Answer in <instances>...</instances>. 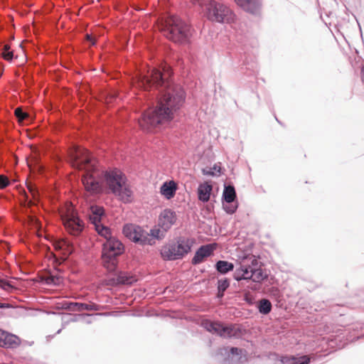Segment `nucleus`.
<instances>
[{
	"mask_svg": "<svg viewBox=\"0 0 364 364\" xmlns=\"http://www.w3.org/2000/svg\"><path fill=\"white\" fill-rule=\"evenodd\" d=\"M144 83L159 91L156 106L143 112L139 122L143 130L151 132L171 124L183 107L186 93L182 87L160 71H154L151 77H146Z\"/></svg>",
	"mask_w": 364,
	"mask_h": 364,
	"instance_id": "nucleus-1",
	"label": "nucleus"
},
{
	"mask_svg": "<svg viewBox=\"0 0 364 364\" xmlns=\"http://www.w3.org/2000/svg\"><path fill=\"white\" fill-rule=\"evenodd\" d=\"M127 182L125 173L117 167L102 170L99 179L88 171H85L82 176L85 190L90 196L112 193L124 203H130L133 194Z\"/></svg>",
	"mask_w": 364,
	"mask_h": 364,
	"instance_id": "nucleus-2",
	"label": "nucleus"
},
{
	"mask_svg": "<svg viewBox=\"0 0 364 364\" xmlns=\"http://www.w3.org/2000/svg\"><path fill=\"white\" fill-rule=\"evenodd\" d=\"M102 259L107 270L113 274L109 279L112 285L132 284L136 279L129 274L118 271L119 257L124 254L125 247L122 241L117 237L109 238L108 240H101Z\"/></svg>",
	"mask_w": 364,
	"mask_h": 364,
	"instance_id": "nucleus-3",
	"label": "nucleus"
},
{
	"mask_svg": "<svg viewBox=\"0 0 364 364\" xmlns=\"http://www.w3.org/2000/svg\"><path fill=\"white\" fill-rule=\"evenodd\" d=\"M158 26L163 36L173 43L178 45L191 43L193 29L179 16L168 14L159 20Z\"/></svg>",
	"mask_w": 364,
	"mask_h": 364,
	"instance_id": "nucleus-4",
	"label": "nucleus"
},
{
	"mask_svg": "<svg viewBox=\"0 0 364 364\" xmlns=\"http://www.w3.org/2000/svg\"><path fill=\"white\" fill-rule=\"evenodd\" d=\"M208 20L220 23H229L234 20L235 14L225 4L210 0L205 6Z\"/></svg>",
	"mask_w": 364,
	"mask_h": 364,
	"instance_id": "nucleus-5",
	"label": "nucleus"
},
{
	"mask_svg": "<svg viewBox=\"0 0 364 364\" xmlns=\"http://www.w3.org/2000/svg\"><path fill=\"white\" fill-rule=\"evenodd\" d=\"M201 326L207 331L219 336L224 338H240L242 336V330L234 324L224 325L219 321H213L210 319H203Z\"/></svg>",
	"mask_w": 364,
	"mask_h": 364,
	"instance_id": "nucleus-6",
	"label": "nucleus"
},
{
	"mask_svg": "<svg viewBox=\"0 0 364 364\" xmlns=\"http://www.w3.org/2000/svg\"><path fill=\"white\" fill-rule=\"evenodd\" d=\"M123 234L133 242L140 245H154L153 238H149V234L139 225L126 224L123 227Z\"/></svg>",
	"mask_w": 364,
	"mask_h": 364,
	"instance_id": "nucleus-7",
	"label": "nucleus"
},
{
	"mask_svg": "<svg viewBox=\"0 0 364 364\" xmlns=\"http://www.w3.org/2000/svg\"><path fill=\"white\" fill-rule=\"evenodd\" d=\"M63 223L68 233L74 237L80 236L86 228L85 222L75 210L66 213Z\"/></svg>",
	"mask_w": 364,
	"mask_h": 364,
	"instance_id": "nucleus-8",
	"label": "nucleus"
},
{
	"mask_svg": "<svg viewBox=\"0 0 364 364\" xmlns=\"http://www.w3.org/2000/svg\"><path fill=\"white\" fill-rule=\"evenodd\" d=\"M237 195L232 184H225L222 195L223 208L228 214H233L237 209Z\"/></svg>",
	"mask_w": 364,
	"mask_h": 364,
	"instance_id": "nucleus-9",
	"label": "nucleus"
},
{
	"mask_svg": "<svg viewBox=\"0 0 364 364\" xmlns=\"http://www.w3.org/2000/svg\"><path fill=\"white\" fill-rule=\"evenodd\" d=\"M216 246L217 245L215 243H209L200 246L191 259V264L193 265H197L203 262L208 257L213 255Z\"/></svg>",
	"mask_w": 364,
	"mask_h": 364,
	"instance_id": "nucleus-10",
	"label": "nucleus"
},
{
	"mask_svg": "<svg viewBox=\"0 0 364 364\" xmlns=\"http://www.w3.org/2000/svg\"><path fill=\"white\" fill-rule=\"evenodd\" d=\"M176 220L177 215L176 212L172 209L166 208L159 216V225L166 232L171 228Z\"/></svg>",
	"mask_w": 364,
	"mask_h": 364,
	"instance_id": "nucleus-11",
	"label": "nucleus"
},
{
	"mask_svg": "<svg viewBox=\"0 0 364 364\" xmlns=\"http://www.w3.org/2000/svg\"><path fill=\"white\" fill-rule=\"evenodd\" d=\"M245 11L253 15L259 14L262 8L261 0H234Z\"/></svg>",
	"mask_w": 364,
	"mask_h": 364,
	"instance_id": "nucleus-12",
	"label": "nucleus"
},
{
	"mask_svg": "<svg viewBox=\"0 0 364 364\" xmlns=\"http://www.w3.org/2000/svg\"><path fill=\"white\" fill-rule=\"evenodd\" d=\"M175 245L177 255H177L178 259H181L191 252L193 242L188 238L178 237L175 241Z\"/></svg>",
	"mask_w": 364,
	"mask_h": 364,
	"instance_id": "nucleus-13",
	"label": "nucleus"
},
{
	"mask_svg": "<svg viewBox=\"0 0 364 364\" xmlns=\"http://www.w3.org/2000/svg\"><path fill=\"white\" fill-rule=\"evenodd\" d=\"M63 308L70 311H97L98 305L94 303L86 304L72 301H65Z\"/></svg>",
	"mask_w": 364,
	"mask_h": 364,
	"instance_id": "nucleus-14",
	"label": "nucleus"
},
{
	"mask_svg": "<svg viewBox=\"0 0 364 364\" xmlns=\"http://www.w3.org/2000/svg\"><path fill=\"white\" fill-rule=\"evenodd\" d=\"M105 210L102 206L92 205L90 207L88 220L93 225L102 223V218L105 216Z\"/></svg>",
	"mask_w": 364,
	"mask_h": 364,
	"instance_id": "nucleus-15",
	"label": "nucleus"
},
{
	"mask_svg": "<svg viewBox=\"0 0 364 364\" xmlns=\"http://www.w3.org/2000/svg\"><path fill=\"white\" fill-rule=\"evenodd\" d=\"M177 254L174 240L163 245L160 251L161 257L166 261L178 260Z\"/></svg>",
	"mask_w": 364,
	"mask_h": 364,
	"instance_id": "nucleus-16",
	"label": "nucleus"
},
{
	"mask_svg": "<svg viewBox=\"0 0 364 364\" xmlns=\"http://www.w3.org/2000/svg\"><path fill=\"white\" fill-rule=\"evenodd\" d=\"M178 189L177 183L171 180L164 182L160 187V193L166 199L173 198Z\"/></svg>",
	"mask_w": 364,
	"mask_h": 364,
	"instance_id": "nucleus-17",
	"label": "nucleus"
},
{
	"mask_svg": "<svg viewBox=\"0 0 364 364\" xmlns=\"http://www.w3.org/2000/svg\"><path fill=\"white\" fill-rule=\"evenodd\" d=\"M311 357L306 355H284L281 358L282 364H309Z\"/></svg>",
	"mask_w": 364,
	"mask_h": 364,
	"instance_id": "nucleus-18",
	"label": "nucleus"
},
{
	"mask_svg": "<svg viewBox=\"0 0 364 364\" xmlns=\"http://www.w3.org/2000/svg\"><path fill=\"white\" fill-rule=\"evenodd\" d=\"M243 350L237 347H223L219 349V353L222 355H226L225 359L230 360H240Z\"/></svg>",
	"mask_w": 364,
	"mask_h": 364,
	"instance_id": "nucleus-19",
	"label": "nucleus"
},
{
	"mask_svg": "<svg viewBox=\"0 0 364 364\" xmlns=\"http://www.w3.org/2000/svg\"><path fill=\"white\" fill-rule=\"evenodd\" d=\"M212 191L213 187L208 182L200 183L198 186L197 191L198 199L203 203L208 202Z\"/></svg>",
	"mask_w": 364,
	"mask_h": 364,
	"instance_id": "nucleus-20",
	"label": "nucleus"
},
{
	"mask_svg": "<svg viewBox=\"0 0 364 364\" xmlns=\"http://www.w3.org/2000/svg\"><path fill=\"white\" fill-rule=\"evenodd\" d=\"M214 268L219 275H226L233 272L235 264L227 260L219 259L215 263Z\"/></svg>",
	"mask_w": 364,
	"mask_h": 364,
	"instance_id": "nucleus-21",
	"label": "nucleus"
},
{
	"mask_svg": "<svg viewBox=\"0 0 364 364\" xmlns=\"http://www.w3.org/2000/svg\"><path fill=\"white\" fill-rule=\"evenodd\" d=\"M230 287V279L228 277H223L218 279L216 283L217 293L215 295V298L220 300L224 296L225 291Z\"/></svg>",
	"mask_w": 364,
	"mask_h": 364,
	"instance_id": "nucleus-22",
	"label": "nucleus"
},
{
	"mask_svg": "<svg viewBox=\"0 0 364 364\" xmlns=\"http://www.w3.org/2000/svg\"><path fill=\"white\" fill-rule=\"evenodd\" d=\"M2 338L3 341L0 344L1 347L14 348L19 345V338L14 334L8 333L7 331H4V336Z\"/></svg>",
	"mask_w": 364,
	"mask_h": 364,
	"instance_id": "nucleus-23",
	"label": "nucleus"
},
{
	"mask_svg": "<svg viewBox=\"0 0 364 364\" xmlns=\"http://www.w3.org/2000/svg\"><path fill=\"white\" fill-rule=\"evenodd\" d=\"M240 72L247 76L256 75L257 73V64L256 61L251 60V61L249 62L246 58L242 66L240 69Z\"/></svg>",
	"mask_w": 364,
	"mask_h": 364,
	"instance_id": "nucleus-24",
	"label": "nucleus"
},
{
	"mask_svg": "<svg viewBox=\"0 0 364 364\" xmlns=\"http://www.w3.org/2000/svg\"><path fill=\"white\" fill-rule=\"evenodd\" d=\"M250 279H252L255 282H261L266 279L268 277L267 273L262 268L261 266L259 267L249 268Z\"/></svg>",
	"mask_w": 364,
	"mask_h": 364,
	"instance_id": "nucleus-25",
	"label": "nucleus"
},
{
	"mask_svg": "<svg viewBox=\"0 0 364 364\" xmlns=\"http://www.w3.org/2000/svg\"><path fill=\"white\" fill-rule=\"evenodd\" d=\"M94 228L97 235L103 238L102 240H108L109 238L114 237L112 235V230L111 228L102 223L95 225H94Z\"/></svg>",
	"mask_w": 364,
	"mask_h": 364,
	"instance_id": "nucleus-26",
	"label": "nucleus"
},
{
	"mask_svg": "<svg viewBox=\"0 0 364 364\" xmlns=\"http://www.w3.org/2000/svg\"><path fill=\"white\" fill-rule=\"evenodd\" d=\"M14 114L20 123H30L33 120L31 114L21 107H17L14 111Z\"/></svg>",
	"mask_w": 364,
	"mask_h": 364,
	"instance_id": "nucleus-27",
	"label": "nucleus"
},
{
	"mask_svg": "<svg viewBox=\"0 0 364 364\" xmlns=\"http://www.w3.org/2000/svg\"><path fill=\"white\" fill-rule=\"evenodd\" d=\"M256 306L258 311L263 315L269 314L272 309V303L267 299H262L259 300L257 303Z\"/></svg>",
	"mask_w": 364,
	"mask_h": 364,
	"instance_id": "nucleus-28",
	"label": "nucleus"
},
{
	"mask_svg": "<svg viewBox=\"0 0 364 364\" xmlns=\"http://www.w3.org/2000/svg\"><path fill=\"white\" fill-rule=\"evenodd\" d=\"M249 275V267L242 265L235 271L233 274V278L236 281L240 282L241 280L250 279Z\"/></svg>",
	"mask_w": 364,
	"mask_h": 364,
	"instance_id": "nucleus-29",
	"label": "nucleus"
},
{
	"mask_svg": "<svg viewBox=\"0 0 364 364\" xmlns=\"http://www.w3.org/2000/svg\"><path fill=\"white\" fill-rule=\"evenodd\" d=\"M149 238H153L154 242H156V240H161L164 235L161 232L159 229L153 228L150 230Z\"/></svg>",
	"mask_w": 364,
	"mask_h": 364,
	"instance_id": "nucleus-30",
	"label": "nucleus"
},
{
	"mask_svg": "<svg viewBox=\"0 0 364 364\" xmlns=\"http://www.w3.org/2000/svg\"><path fill=\"white\" fill-rule=\"evenodd\" d=\"M216 172L220 173V167L218 166L216 164L212 168L203 169V173L206 176H216Z\"/></svg>",
	"mask_w": 364,
	"mask_h": 364,
	"instance_id": "nucleus-31",
	"label": "nucleus"
},
{
	"mask_svg": "<svg viewBox=\"0 0 364 364\" xmlns=\"http://www.w3.org/2000/svg\"><path fill=\"white\" fill-rule=\"evenodd\" d=\"M11 184L10 180L4 175H0V189H4Z\"/></svg>",
	"mask_w": 364,
	"mask_h": 364,
	"instance_id": "nucleus-32",
	"label": "nucleus"
},
{
	"mask_svg": "<svg viewBox=\"0 0 364 364\" xmlns=\"http://www.w3.org/2000/svg\"><path fill=\"white\" fill-rule=\"evenodd\" d=\"M48 284H53L55 286H58L61 282V277L59 276H50L48 279Z\"/></svg>",
	"mask_w": 364,
	"mask_h": 364,
	"instance_id": "nucleus-33",
	"label": "nucleus"
},
{
	"mask_svg": "<svg viewBox=\"0 0 364 364\" xmlns=\"http://www.w3.org/2000/svg\"><path fill=\"white\" fill-rule=\"evenodd\" d=\"M1 55L4 60L9 61V62H11L14 58V53L11 50H7V51L6 50L5 52H2L1 53Z\"/></svg>",
	"mask_w": 364,
	"mask_h": 364,
	"instance_id": "nucleus-34",
	"label": "nucleus"
},
{
	"mask_svg": "<svg viewBox=\"0 0 364 364\" xmlns=\"http://www.w3.org/2000/svg\"><path fill=\"white\" fill-rule=\"evenodd\" d=\"M244 301H245L249 305H253L255 304V297L250 294H245L244 295Z\"/></svg>",
	"mask_w": 364,
	"mask_h": 364,
	"instance_id": "nucleus-35",
	"label": "nucleus"
},
{
	"mask_svg": "<svg viewBox=\"0 0 364 364\" xmlns=\"http://www.w3.org/2000/svg\"><path fill=\"white\" fill-rule=\"evenodd\" d=\"M259 260L256 257H253L251 260V264L250 265H246L245 267H250V269H252V267H259L260 265L259 264Z\"/></svg>",
	"mask_w": 364,
	"mask_h": 364,
	"instance_id": "nucleus-36",
	"label": "nucleus"
},
{
	"mask_svg": "<svg viewBox=\"0 0 364 364\" xmlns=\"http://www.w3.org/2000/svg\"><path fill=\"white\" fill-rule=\"evenodd\" d=\"M0 287L4 289H6L11 287V284L9 283V282L0 279Z\"/></svg>",
	"mask_w": 364,
	"mask_h": 364,
	"instance_id": "nucleus-37",
	"label": "nucleus"
},
{
	"mask_svg": "<svg viewBox=\"0 0 364 364\" xmlns=\"http://www.w3.org/2000/svg\"><path fill=\"white\" fill-rule=\"evenodd\" d=\"M85 40L90 43L91 46H95L96 44V41L92 38V36L90 34H87L85 36Z\"/></svg>",
	"mask_w": 364,
	"mask_h": 364,
	"instance_id": "nucleus-38",
	"label": "nucleus"
},
{
	"mask_svg": "<svg viewBox=\"0 0 364 364\" xmlns=\"http://www.w3.org/2000/svg\"><path fill=\"white\" fill-rule=\"evenodd\" d=\"M11 50L10 48V46L9 44L7 43H1V45H0V51H1V53L2 52H5L6 50Z\"/></svg>",
	"mask_w": 364,
	"mask_h": 364,
	"instance_id": "nucleus-39",
	"label": "nucleus"
},
{
	"mask_svg": "<svg viewBox=\"0 0 364 364\" xmlns=\"http://www.w3.org/2000/svg\"><path fill=\"white\" fill-rule=\"evenodd\" d=\"M26 186H27V188H28V189L29 190L30 192H34L35 191V187H34V186L31 183H27L26 182Z\"/></svg>",
	"mask_w": 364,
	"mask_h": 364,
	"instance_id": "nucleus-40",
	"label": "nucleus"
},
{
	"mask_svg": "<svg viewBox=\"0 0 364 364\" xmlns=\"http://www.w3.org/2000/svg\"><path fill=\"white\" fill-rule=\"evenodd\" d=\"M360 77L363 84L364 85V67L362 68L360 71Z\"/></svg>",
	"mask_w": 364,
	"mask_h": 364,
	"instance_id": "nucleus-41",
	"label": "nucleus"
},
{
	"mask_svg": "<svg viewBox=\"0 0 364 364\" xmlns=\"http://www.w3.org/2000/svg\"><path fill=\"white\" fill-rule=\"evenodd\" d=\"M62 243L65 247H68L70 246V242L67 240H63Z\"/></svg>",
	"mask_w": 364,
	"mask_h": 364,
	"instance_id": "nucleus-42",
	"label": "nucleus"
},
{
	"mask_svg": "<svg viewBox=\"0 0 364 364\" xmlns=\"http://www.w3.org/2000/svg\"><path fill=\"white\" fill-rule=\"evenodd\" d=\"M7 306V305L4 303H0V309H4Z\"/></svg>",
	"mask_w": 364,
	"mask_h": 364,
	"instance_id": "nucleus-43",
	"label": "nucleus"
},
{
	"mask_svg": "<svg viewBox=\"0 0 364 364\" xmlns=\"http://www.w3.org/2000/svg\"><path fill=\"white\" fill-rule=\"evenodd\" d=\"M191 1H193V3H198L200 4L203 0H191Z\"/></svg>",
	"mask_w": 364,
	"mask_h": 364,
	"instance_id": "nucleus-44",
	"label": "nucleus"
},
{
	"mask_svg": "<svg viewBox=\"0 0 364 364\" xmlns=\"http://www.w3.org/2000/svg\"><path fill=\"white\" fill-rule=\"evenodd\" d=\"M363 292H364V289H360L359 291V294H361Z\"/></svg>",
	"mask_w": 364,
	"mask_h": 364,
	"instance_id": "nucleus-45",
	"label": "nucleus"
},
{
	"mask_svg": "<svg viewBox=\"0 0 364 364\" xmlns=\"http://www.w3.org/2000/svg\"><path fill=\"white\" fill-rule=\"evenodd\" d=\"M62 331V328L59 329L58 331H57V333H60Z\"/></svg>",
	"mask_w": 364,
	"mask_h": 364,
	"instance_id": "nucleus-46",
	"label": "nucleus"
},
{
	"mask_svg": "<svg viewBox=\"0 0 364 364\" xmlns=\"http://www.w3.org/2000/svg\"><path fill=\"white\" fill-rule=\"evenodd\" d=\"M275 119H276V120H277L279 124H281V122L279 121V119H278V118H277V117H275Z\"/></svg>",
	"mask_w": 364,
	"mask_h": 364,
	"instance_id": "nucleus-47",
	"label": "nucleus"
},
{
	"mask_svg": "<svg viewBox=\"0 0 364 364\" xmlns=\"http://www.w3.org/2000/svg\"><path fill=\"white\" fill-rule=\"evenodd\" d=\"M363 336V334H362V335H360V336H357V338H361Z\"/></svg>",
	"mask_w": 364,
	"mask_h": 364,
	"instance_id": "nucleus-48",
	"label": "nucleus"
}]
</instances>
